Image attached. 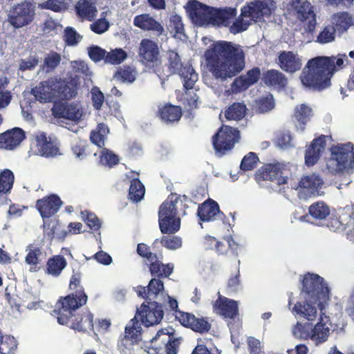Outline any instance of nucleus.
Instances as JSON below:
<instances>
[{
  "label": "nucleus",
  "instance_id": "obj_59",
  "mask_svg": "<svg viewBox=\"0 0 354 354\" xmlns=\"http://www.w3.org/2000/svg\"><path fill=\"white\" fill-rule=\"evenodd\" d=\"M93 315L91 313H87L84 317L81 318L80 322H71V327L77 330H86L93 327Z\"/></svg>",
  "mask_w": 354,
  "mask_h": 354
},
{
  "label": "nucleus",
  "instance_id": "obj_62",
  "mask_svg": "<svg viewBox=\"0 0 354 354\" xmlns=\"http://www.w3.org/2000/svg\"><path fill=\"white\" fill-rule=\"evenodd\" d=\"M110 24L105 18H100L90 25V29L95 33L101 35L109 30Z\"/></svg>",
  "mask_w": 354,
  "mask_h": 354
},
{
  "label": "nucleus",
  "instance_id": "obj_11",
  "mask_svg": "<svg viewBox=\"0 0 354 354\" xmlns=\"http://www.w3.org/2000/svg\"><path fill=\"white\" fill-rule=\"evenodd\" d=\"M35 16V6L33 0H23L11 8L8 21L15 28H19L30 24Z\"/></svg>",
  "mask_w": 354,
  "mask_h": 354
},
{
  "label": "nucleus",
  "instance_id": "obj_58",
  "mask_svg": "<svg viewBox=\"0 0 354 354\" xmlns=\"http://www.w3.org/2000/svg\"><path fill=\"white\" fill-rule=\"evenodd\" d=\"M41 254V250L39 248H35L28 252L25 258V261L31 266L30 271L37 270V265L39 263V259Z\"/></svg>",
  "mask_w": 354,
  "mask_h": 354
},
{
  "label": "nucleus",
  "instance_id": "obj_44",
  "mask_svg": "<svg viewBox=\"0 0 354 354\" xmlns=\"http://www.w3.org/2000/svg\"><path fill=\"white\" fill-rule=\"evenodd\" d=\"M66 265L67 261L63 256H53L47 261L48 272L53 276H58Z\"/></svg>",
  "mask_w": 354,
  "mask_h": 354
},
{
  "label": "nucleus",
  "instance_id": "obj_21",
  "mask_svg": "<svg viewBox=\"0 0 354 354\" xmlns=\"http://www.w3.org/2000/svg\"><path fill=\"white\" fill-rule=\"evenodd\" d=\"M353 220V213L350 212L348 209H339L330 216L326 226L331 231L341 232L350 226Z\"/></svg>",
  "mask_w": 354,
  "mask_h": 354
},
{
  "label": "nucleus",
  "instance_id": "obj_27",
  "mask_svg": "<svg viewBox=\"0 0 354 354\" xmlns=\"http://www.w3.org/2000/svg\"><path fill=\"white\" fill-rule=\"evenodd\" d=\"M182 115L181 107L170 103L159 106L156 112V116L166 124H174L178 122Z\"/></svg>",
  "mask_w": 354,
  "mask_h": 354
},
{
  "label": "nucleus",
  "instance_id": "obj_35",
  "mask_svg": "<svg viewBox=\"0 0 354 354\" xmlns=\"http://www.w3.org/2000/svg\"><path fill=\"white\" fill-rule=\"evenodd\" d=\"M323 183L319 176L312 174L301 178L299 187L310 195H317Z\"/></svg>",
  "mask_w": 354,
  "mask_h": 354
},
{
  "label": "nucleus",
  "instance_id": "obj_33",
  "mask_svg": "<svg viewBox=\"0 0 354 354\" xmlns=\"http://www.w3.org/2000/svg\"><path fill=\"white\" fill-rule=\"evenodd\" d=\"M174 329L172 327L162 328L158 331L156 336L151 339L154 341L160 340L165 344L167 354H176L178 339L174 337Z\"/></svg>",
  "mask_w": 354,
  "mask_h": 354
},
{
  "label": "nucleus",
  "instance_id": "obj_52",
  "mask_svg": "<svg viewBox=\"0 0 354 354\" xmlns=\"http://www.w3.org/2000/svg\"><path fill=\"white\" fill-rule=\"evenodd\" d=\"M243 17H245V16H242V10H241V15L236 18L235 20L232 21L231 24L227 27L230 33L236 35L245 31L248 28L250 23L244 20Z\"/></svg>",
  "mask_w": 354,
  "mask_h": 354
},
{
  "label": "nucleus",
  "instance_id": "obj_55",
  "mask_svg": "<svg viewBox=\"0 0 354 354\" xmlns=\"http://www.w3.org/2000/svg\"><path fill=\"white\" fill-rule=\"evenodd\" d=\"M335 32L334 26H325L317 37L316 41L322 44L332 42L335 39Z\"/></svg>",
  "mask_w": 354,
  "mask_h": 354
},
{
  "label": "nucleus",
  "instance_id": "obj_31",
  "mask_svg": "<svg viewBox=\"0 0 354 354\" xmlns=\"http://www.w3.org/2000/svg\"><path fill=\"white\" fill-rule=\"evenodd\" d=\"M53 78L41 82L38 86L32 88L31 93L37 100L42 103L56 102L55 100V91Z\"/></svg>",
  "mask_w": 354,
  "mask_h": 354
},
{
  "label": "nucleus",
  "instance_id": "obj_26",
  "mask_svg": "<svg viewBox=\"0 0 354 354\" xmlns=\"http://www.w3.org/2000/svg\"><path fill=\"white\" fill-rule=\"evenodd\" d=\"M213 310L216 314L229 319H234L239 313L237 302L220 295L213 305Z\"/></svg>",
  "mask_w": 354,
  "mask_h": 354
},
{
  "label": "nucleus",
  "instance_id": "obj_43",
  "mask_svg": "<svg viewBox=\"0 0 354 354\" xmlns=\"http://www.w3.org/2000/svg\"><path fill=\"white\" fill-rule=\"evenodd\" d=\"M15 182V175L9 169L0 171V194H7L10 192Z\"/></svg>",
  "mask_w": 354,
  "mask_h": 354
},
{
  "label": "nucleus",
  "instance_id": "obj_45",
  "mask_svg": "<svg viewBox=\"0 0 354 354\" xmlns=\"http://www.w3.org/2000/svg\"><path fill=\"white\" fill-rule=\"evenodd\" d=\"M335 28L339 33L346 32L353 24V18L347 12H341L334 15Z\"/></svg>",
  "mask_w": 354,
  "mask_h": 354
},
{
  "label": "nucleus",
  "instance_id": "obj_53",
  "mask_svg": "<svg viewBox=\"0 0 354 354\" xmlns=\"http://www.w3.org/2000/svg\"><path fill=\"white\" fill-rule=\"evenodd\" d=\"M38 7L42 10H50L55 12H62L66 10V6L61 0H46L39 3Z\"/></svg>",
  "mask_w": 354,
  "mask_h": 354
},
{
  "label": "nucleus",
  "instance_id": "obj_57",
  "mask_svg": "<svg viewBox=\"0 0 354 354\" xmlns=\"http://www.w3.org/2000/svg\"><path fill=\"white\" fill-rule=\"evenodd\" d=\"M259 161V157L257 153L250 152L245 155L241 160L240 168L243 171H251L254 169L257 162Z\"/></svg>",
  "mask_w": 354,
  "mask_h": 354
},
{
  "label": "nucleus",
  "instance_id": "obj_15",
  "mask_svg": "<svg viewBox=\"0 0 354 354\" xmlns=\"http://www.w3.org/2000/svg\"><path fill=\"white\" fill-rule=\"evenodd\" d=\"M274 4L273 1H271L270 3L266 1H252L241 8L242 16L250 17L255 22L261 21L264 17H268L271 15L274 8Z\"/></svg>",
  "mask_w": 354,
  "mask_h": 354
},
{
  "label": "nucleus",
  "instance_id": "obj_36",
  "mask_svg": "<svg viewBox=\"0 0 354 354\" xmlns=\"http://www.w3.org/2000/svg\"><path fill=\"white\" fill-rule=\"evenodd\" d=\"M75 10L80 17L86 19L89 21L95 18L97 12L95 5L92 0H79L75 5Z\"/></svg>",
  "mask_w": 354,
  "mask_h": 354
},
{
  "label": "nucleus",
  "instance_id": "obj_2",
  "mask_svg": "<svg viewBox=\"0 0 354 354\" xmlns=\"http://www.w3.org/2000/svg\"><path fill=\"white\" fill-rule=\"evenodd\" d=\"M344 60L329 57H316L309 59L303 68L299 79L302 85L313 91H322L331 85V77L336 66H342Z\"/></svg>",
  "mask_w": 354,
  "mask_h": 354
},
{
  "label": "nucleus",
  "instance_id": "obj_49",
  "mask_svg": "<svg viewBox=\"0 0 354 354\" xmlns=\"http://www.w3.org/2000/svg\"><path fill=\"white\" fill-rule=\"evenodd\" d=\"M225 241L227 244L222 242V246H220V249L223 250V252H220L218 250H216V252L219 255H227L230 254L231 256L237 258L239 250H240L239 245L231 236L227 237Z\"/></svg>",
  "mask_w": 354,
  "mask_h": 354
},
{
  "label": "nucleus",
  "instance_id": "obj_8",
  "mask_svg": "<svg viewBox=\"0 0 354 354\" xmlns=\"http://www.w3.org/2000/svg\"><path fill=\"white\" fill-rule=\"evenodd\" d=\"M86 301L87 296L82 290H77L66 297H61L54 310L59 324H67L70 319L74 316V312L84 305Z\"/></svg>",
  "mask_w": 354,
  "mask_h": 354
},
{
  "label": "nucleus",
  "instance_id": "obj_17",
  "mask_svg": "<svg viewBox=\"0 0 354 354\" xmlns=\"http://www.w3.org/2000/svg\"><path fill=\"white\" fill-rule=\"evenodd\" d=\"M212 6H207L196 0H191L187 4V12L191 19L196 24H209L212 13Z\"/></svg>",
  "mask_w": 354,
  "mask_h": 354
},
{
  "label": "nucleus",
  "instance_id": "obj_18",
  "mask_svg": "<svg viewBox=\"0 0 354 354\" xmlns=\"http://www.w3.org/2000/svg\"><path fill=\"white\" fill-rule=\"evenodd\" d=\"M237 15L236 8L224 7L212 8L209 24L217 27L227 28Z\"/></svg>",
  "mask_w": 354,
  "mask_h": 354
},
{
  "label": "nucleus",
  "instance_id": "obj_5",
  "mask_svg": "<svg viewBox=\"0 0 354 354\" xmlns=\"http://www.w3.org/2000/svg\"><path fill=\"white\" fill-rule=\"evenodd\" d=\"M327 168L332 174L354 172V146L351 142L330 147Z\"/></svg>",
  "mask_w": 354,
  "mask_h": 354
},
{
  "label": "nucleus",
  "instance_id": "obj_37",
  "mask_svg": "<svg viewBox=\"0 0 354 354\" xmlns=\"http://www.w3.org/2000/svg\"><path fill=\"white\" fill-rule=\"evenodd\" d=\"M299 281L302 288H328L326 280L316 273L307 272L303 275H300Z\"/></svg>",
  "mask_w": 354,
  "mask_h": 354
},
{
  "label": "nucleus",
  "instance_id": "obj_9",
  "mask_svg": "<svg viewBox=\"0 0 354 354\" xmlns=\"http://www.w3.org/2000/svg\"><path fill=\"white\" fill-rule=\"evenodd\" d=\"M289 174L290 169L284 163H266L257 170L254 179L257 183L268 180L277 185H283L288 183Z\"/></svg>",
  "mask_w": 354,
  "mask_h": 354
},
{
  "label": "nucleus",
  "instance_id": "obj_19",
  "mask_svg": "<svg viewBox=\"0 0 354 354\" xmlns=\"http://www.w3.org/2000/svg\"><path fill=\"white\" fill-rule=\"evenodd\" d=\"M277 63L284 72L293 74L301 70L302 60L297 53L292 51L282 50L279 52Z\"/></svg>",
  "mask_w": 354,
  "mask_h": 354
},
{
  "label": "nucleus",
  "instance_id": "obj_64",
  "mask_svg": "<svg viewBox=\"0 0 354 354\" xmlns=\"http://www.w3.org/2000/svg\"><path fill=\"white\" fill-rule=\"evenodd\" d=\"M115 77L122 82H133L135 80L133 71L129 66L118 69Z\"/></svg>",
  "mask_w": 354,
  "mask_h": 354
},
{
  "label": "nucleus",
  "instance_id": "obj_22",
  "mask_svg": "<svg viewBox=\"0 0 354 354\" xmlns=\"http://www.w3.org/2000/svg\"><path fill=\"white\" fill-rule=\"evenodd\" d=\"M55 100H68L77 94V86L73 80L53 78Z\"/></svg>",
  "mask_w": 354,
  "mask_h": 354
},
{
  "label": "nucleus",
  "instance_id": "obj_32",
  "mask_svg": "<svg viewBox=\"0 0 354 354\" xmlns=\"http://www.w3.org/2000/svg\"><path fill=\"white\" fill-rule=\"evenodd\" d=\"M176 317L183 325L189 327L194 331L203 333L210 328V324L203 317H196L194 315L183 312H179Z\"/></svg>",
  "mask_w": 354,
  "mask_h": 354
},
{
  "label": "nucleus",
  "instance_id": "obj_25",
  "mask_svg": "<svg viewBox=\"0 0 354 354\" xmlns=\"http://www.w3.org/2000/svg\"><path fill=\"white\" fill-rule=\"evenodd\" d=\"M261 80L265 85L278 91L285 90L288 84V77L277 69H270L264 72Z\"/></svg>",
  "mask_w": 354,
  "mask_h": 354
},
{
  "label": "nucleus",
  "instance_id": "obj_30",
  "mask_svg": "<svg viewBox=\"0 0 354 354\" xmlns=\"http://www.w3.org/2000/svg\"><path fill=\"white\" fill-rule=\"evenodd\" d=\"M24 138V131L19 127H15L0 134V148L10 150L13 149Z\"/></svg>",
  "mask_w": 354,
  "mask_h": 354
},
{
  "label": "nucleus",
  "instance_id": "obj_4",
  "mask_svg": "<svg viewBox=\"0 0 354 354\" xmlns=\"http://www.w3.org/2000/svg\"><path fill=\"white\" fill-rule=\"evenodd\" d=\"M329 289H299L300 299L304 304L297 302L292 308V313L300 315L309 321L314 320L317 316V309L313 304H317L321 315L328 300Z\"/></svg>",
  "mask_w": 354,
  "mask_h": 354
},
{
  "label": "nucleus",
  "instance_id": "obj_50",
  "mask_svg": "<svg viewBox=\"0 0 354 354\" xmlns=\"http://www.w3.org/2000/svg\"><path fill=\"white\" fill-rule=\"evenodd\" d=\"M127 57V53L122 48H115L110 52L106 51V64L117 65L122 63Z\"/></svg>",
  "mask_w": 354,
  "mask_h": 354
},
{
  "label": "nucleus",
  "instance_id": "obj_6",
  "mask_svg": "<svg viewBox=\"0 0 354 354\" xmlns=\"http://www.w3.org/2000/svg\"><path fill=\"white\" fill-rule=\"evenodd\" d=\"M181 201L176 194H170L161 204L158 211V222L162 234H174L180 230V219L176 217L178 210L176 205Z\"/></svg>",
  "mask_w": 354,
  "mask_h": 354
},
{
  "label": "nucleus",
  "instance_id": "obj_7",
  "mask_svg": "<svg viewBox=\"0 0 354 354\" xmlns=\"http://www.w3.org/2000/svg\"><path fill=\"white\" fill-rule=\"evenodd\" d=\"M167 77L178 74L183 83V88L185 91L192 89L195 83L198 81V75L191 64H183L178 53L169 50L167 53Z\"/></svg>",
  "mask_w": 354,
  "mask_h": 354
},
{
  "label": "nucleus",
  "instance_id": "obj_46",
  "mask_svg": "<svg viewBox=\"0 0 354 354\" xmlns=\"http://www.w3.org/2000/svg\"><path fill=\"white\" fill-rule=\"evenodd\" d=\"M145 193L144 185L138 178H133L129 189V198L133 202L140 201Z\"/></svg>",
  "mask_w": 354,
  "mask_h": 354
},
{
  "label": "nucleus",
  "instance_id": "obj_12",
  "mask_svg": "<svg viewBox=\"0 0 354 354\" xmlns=\"http://www.w3.org/2000/svg\"><path fill=\"white\" fill-rule=\"evenodd\" d=\"M140 62L148 68L156 71L161 64L160 50L156 42L149 39H142L138 47Z\"/></svg>",
  "mask_w": 354,
  "mask_h": 354
},
{
  "label": "nucleus",
  "instance_id": "obj_39",
  "mask_svg": "<svg viewBox=\"0 0 354 354\" xmlns=\"http://www.w3.org/2000/svg\"><path fill=\"white\" fill-rule=\"evenodd\" d=\"M174 270L172 263L164 264L157 259L149 263V271L152 276L158 278H167Z\"/></svg>",
  "mask_w": 354,
  "mask_h": 354
},
{
  "label": "nucleus",
  "instance_id": "obj_54",
  "mask_svg": "<svg viewBox=\"0 0 354 354\" xmlns=\"http://www.w3.org/2000/svg\"><path fill=\"white\" fill-rule=\"evenodd\" d=\"M161 245L170 250H176L182 247V239L178 236H162L160 239Z\"/></svg>",
  "mask_w": 354,
  "mask_h": 354
},
{
  "label": "nucleus",
  "instance_id": "obj_16",
  "mask_svg": "<svg viewBox=\"0 0 354 354\" xmlns=\"http://www.w3.org/2000/svg\"><path fill=\"white\" fill-rule=\"evenodd\" d=\"M197 216L203 222H210L220 220L224 223L226 216L221 211L216 201L208 198L198 205Z\"/></svg>",
  "mask_w": 354,
  "mask_h": 354
},
{
  "label": "nucleus",
  "instance_id": "obj_10",
  "mask_svg": "<svg viewBox=\"0 0 354 354\" xmlns=\"http://www.w3.org/2000/svg\"><path fill=\"white\" fill-rule=\"evenodd\" d=\"M240 138V131L238 129L222 125L212 137V145L216 153L223 156L231 151Z\"/></svg>",
  "mask_w": 354,
  "mask_h": 354
},
{
  "label": "nucleus",
  "instance_id": "obj_20",
  "mask_svg": "<svg viewBox=\"0 0 354 354\" xmlns=\"http://www.w3.org/2000/svg\"><path fill=\"white\" fill-rule=\"evenodd\" d=\"M51 110L55 118H64L73 122L80 121L82 115L76 104L60 101L55 102Z\"/></svg>",
  "mask_w": 354,
  "mask_h": 354
},
{
  "label": "nucleus",
  "instance_id": "obj_48",
  "mask_svg": "<svg viewBox=\"0 0 354 354\" xmlns=\"http://www.w3.org/2000/svg\"><path fill=\"white\" fill-rule=\"evenodd\" d=\"M138 320L134 317L125 328L124 339L130 340L132 344L138 340L141 333V326Z\"/></svg>",
  "mask_w": 354,
  "mask_h": 354
},
{
  "label": "nucleus",
  "instance_id": "obj_14",
  "mask_svg": "<svg viewBox=\"0 0 354 354\" xmlns=\"http://www.w3.org/2000/svg\"><path fill=\"white\" fill-rule=\"evenodd\" d=\"M290 10L299 21H308V29L313 31L316 26V15L313 6L308 0H291Z\"/></svg>",
  "mask_w": 354,
  "mask_h": 354
},
{
  "label": "nucleus",
  "instance_id": "obj_51",
  "mask_svg": "<svg viewBox=\"0 0 354 354\" xmlns=\"http://www.w3.org/2000/svg\"><path fill=\"white\" fill-rule=\"evenodd\" d=\"M82 218L87 226L93 231H97L101 227V221L95 214L84 210L81 212Z\"/></svg>",
  "mask_w": 354,
  "mask_h": 354
},
{
  "label": "nucleus",
  "instance_id": "obj_29",
  "mask_svg": "<svg viewBox=\"0 0 354 354\" xmlns=\"http://www.w3.org/2000/svg\"><path fill=\"white\" fill-rule=\"evenodd\" d=\"M133 25L144 31H151L160 36L164 32V27L150 14L145 13L136 15L133 18Z\"/></svg>",
  "mask_w": 354,
  "mask_h": 354
},
{
  "label": "nucleus",
  "instance_id": "obj_23",
  "mask_svg": "<svg viewBox=\"0 0 354 354\" xmlns=\"http://www.w3.org/2000/svg\"><path fill=\"white\" fill-rule=\"evenodd\" d=\"M62 204L61 198L53 194L37 200L36 207L43 218H49L59 211Z\"/></svg>",
  "mask_w": 354,
  "mask_h": 354
},
{
  "label": "nucleus",
  "instance_id": "obj_24",
  "mask_svg": "<svg viewBox=\"0 0 354 354\" xmlns=\"http://www.w3.org/2000/svg\"><path fill=\"white\" fill-rule=\"evenodd\" d=\"M326 136L321 135L314 138L305 152V163L307 166L315 165L321 157L326 145Z\"/></svg>",
  "mask_w": 354,
  "mask_h": 354
},
{
  "label": "nucleus",
  "instance_id": "obj_40",
  "mask_svg": "<svg viewBox=\"0 0 354 354\" xmlns=\"http://www.w3.org/2000/svg\"><path fill=\"white\" fill-rule=\"evenodd\" d=\"M308 214L316 221H322L330 214L328 205L323 201H317L308 207Z\"/></svg>",
  "mask_w": 354,
  "mask_h": 354
},
{
  "label": "nucleus",
  "instance_id": "obj_34",
  "mask_svg": "<svg viewBox=\"0 0 354 354\" xmlns=\"http://www.w3.org/2000/svg\"><path fill=\"white\" fill-rule=\"evenodd\" d=\"M328 317L321 315L320 322L313 328L310 326V338L317 343L326 341L330 333Z\"/></svg>",
  "mask_w": 354,
  "mask_h": 354
},
{
  "label": "nucleus",
  "instance_id": "obj_28",
  "mask_svg": "<svg viewBox=\"0 0 354 354\" xmlns=\"http://www.w3.org/2000/svg\"><path fill=\"white\" fill-rule=\"evenodd\" d=\"M261 77V70L255 66L247 71L245 75L237 77L232 84L235 91L241 92L258 82Z\"/></svg>",
  "mask_w": 354,
  "mask_h": 354
},
{
  "label": "nucleus",
  "instance_id": "obj_63",
  "mask_svg": "<svg viewBox=\"0 0 354 354\" xmlns=\"http://www.w3.org/2000/svg\"><path fill=\"white\" fill-rule=\"evenodd\" d=\"M88 55L91 59L95 62H99L102 60L105 62L106 50L97 46H93L88 48Z\"/></svg>",
  "mask_w": 354,
  "mask_h": 354
},
{
  "label": "nucleus",
  "instance_id": "obj_3",
  "mask_svg": "<svg viewBox=\"0 0 354 354\" xmlns=\"http://www.w3.org/2000/svg\"><path fill=\"white\" fill-rule=\"evenodd\" d=\"M164 289H140L138 295L146 301L137 309L135 319H139L146 327L160 323L164 316L162 306L155 301L163 295Z\"/></svg>",
  "mask_w": 354,
  "mask_h": 354
},
{
  "label": "nucleus",
  "instance_id": "obj_61",
  "mask_svg": "<svg viewBox=\"0 0 354 354\" xmlns=\"http://www.w3.org/2000/svg\"><path fill=\"white\" fill-rule=\"evenodd\" d=\"M292 333L297 338L308 339L310 338V325L308 324H297L292 328Z\"/></svg>",
  "mask_w": 354,
  "mask_h": 354
},
{
  "label": "nucleus",
  "instance_id": "obj_42",
  "mask_svg": "<svg viewBox=\"0 0 354 354\" xmlns=\"http://www.w3.org/2000/svg\"><path fill=\"white\" fill-rule=\"evenodd\" d=\"M311 115L312 109L310 106L302 104L295 107L294 117L299 123V127L302 131H304L306 124L310 120Z\"/></svg>",
  "mask_w": 354,
  "mask_h": 354
},
{
  "label": "nucleus",
  "instance_id": "obj_60",
  "mask_svg": "<svg viewBox=\"0 0 354 354\" xmlns=\"http://www.w3.org/2000/svg\"><path fill=\"white\" fill-rule=\"evenodd\" d=\"M258 111L261 113L272 110L274 106L273 97L271 94L263 97L257 102Z\"/></svg>",
  "mask_w": 354,
  "mask_h": 354
},
{
  "label": "nucleus",
  "instance_id": "obj_56",
  "mask_svg": "<svg viewBox=\"0 0 354 354\" xmlns=\"http://www.w3.org/2000/svg\"><path fill=\"white\" fill-rule=\"evenodd\" d=\"M100 162L103 165L113 167L118 164L119 158L112 151L106 148H103L100 157Z\"/></svg>",
  "mask_w": 354,
  "mask_h": 354
},
{
  "label": "nucleus",
  "instance_id": "obj_38",
  "mask_svg": "<svg viewBox=\"0 0 354 354\" xmlns=\"http://www.w3.org/2000/svg\"><path fill=\"white\" fill-rule=\"evenodd\" d=\"M247 111L243 102H234L225 109L224 115L227 120L239 121L245 116Z\"/></svg>",
  "mask_w": 354,
  "mask_h": 354
},
{
  "label": "nucleus",
  "instance_id": "obj_41",
  "mask_svg": "<svg viewBox=\"0 0 354 354\" xmlns=\"http://www.w3.org/2000/svg\"><path fill=\"white\" fill-rule=\"evenodd\" d=\"M62 57L57 52L51 50L44 57L41 68L46 73L53 72L60 64Z\"/></svg>",
  "mask_w": 354,
  "mask_h": 354
},
{
  "label": "nucleus",
  "instance_id": "obj_47",
  "mask_svg": "<svg viewBox=\"0 0 354 354\" xmlns=\"http://www.w3.org/2000/svg\"><path fill=\"white\" fill-rule=\"evenodd\" d=\"M17 347L15 338L10 335H3L0 330V354H14Z\"/></svg>",
  "mask_w": 354,
  "mask_h": 354
},
{
  "label": "nucleus",
  "instance_id": "obj_1",
  "mask_svg": "<svg viewBox=\"0 0 354 354\" xmlns=\"http://www.w3.org/2000/svg\"><path fill=\"white\" fill-rule=\"evenodd\" d=\"M204 57L208 71L216 80L225 81L235 77L245 66L243 47L232 41H214L205 50Z\"/></svg>",
  "mask_w": 354,
  "mask_h": 354
},
{
  "label": "nucleus",
  "instance_id": "obj_13",
  "mask_svg": "<svg viewBox=\"0 0 354 354\" xmlns=\"http://www.w3.org/2000/svg\"><path fill=\"white\" fill-rule=\"evenodd\" d=\"M32 138V145L37 155L48 158L61 155L56 139L47 136L46 133L41 131L33 134Z\"/></svg>",
  "mask_w": 354,
  "mask_h": 354
}]
</instances>
